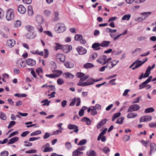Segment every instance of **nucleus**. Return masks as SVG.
Segmentation results:
<instances>
[{
    "label": "nucleus",
    "instance_id": "obj_1",
    "mask_svg": "<svg viewBox=\"0 0 156 156\" xmlns=\"http://www.w3.org/2000/svg\"><path fill=\"white\" fill-rule=\"evenodd\" d=\"M55 29L57 33H61L65 31L66 27L64 23H59L56 24Z\"/></svg>",
    "mask_w": 156,
    "mask_h": 156
},
{
    "label": "nucleus",
    "instance_id": "obj_2",
    "mask_svg": "<svg viewBox=\"0 0 156 156\" xmlns=\"http://www.w3.org/2000/svg\"><path fill=\"white\" fill-rule=\"evenodd\" d=\"M14 16L13 9H9L7 12L6 19L8 21L11 20L14 18Z\"/></svg>",
    "mask_w": 156,
    "mask_h": 156
},
{
    "label": "nucleus",
    "instance_id": "obj_3",
    "mask_svg": "<svg viewBox=\"0 0 156 156\" xmlns=\"http://www.w3.org/2000/svg\"><path fill=\"white\" fill-rule=\"evenodd\" d=\"M107 58L106 56L103 55L101 56L98 59H97V62L102 65H104L107 63L106 59Z\"/></svg>",
    "mask_w": 156,
    "mask_h": 156
},
{
    "label": "nucleus",
    "instance_id": "obj_4",
    "mask_svg": "<svg viewBox=\"0 0 156 156\" xmlns=\"http://www.w3.org/2000/svg\"><path fill=\"white\" fill-rule=\"evenodd\" d=\"M140 108V106L137 104H134L130 106L128 108L127 112H132L139 110Z\"/></svg>",
    "mask_w": 156,
    "mask_h": 156
},
{
    "label": "nucleus",
    "instance_id": "obj_5",
    "mask_svg": "<svg viewBox=\"0 0 156 156\" xmlns=\"http://www.w3.org/2000/svg\"><path fill=\"white\" fill-rule=\"evenodd\" d=\"M77 76L80 78V80L84 81L89 77V75H85V74L82 73H77Z\"/></svg>",
    "mask_w": 156,
    "mask_h": 156
},
{
    "label": "nucleus",
    "instance_id": "obj_6",
    "mask_svg": "<svg viewBox=\"0 0 156 156\" xmlns=\"http://www.w3.org/2000/svg\"><path fill=\"white\" fill-rule=\"evenodd\" d=\"M27 38L29 39H32L37 37L36 34L34 32H28L25 35Z\"/></svg>",
    "mask_w": 156,
    "mask_h": 156
},
{
    "label": "nucleus",
    "instance_id": "obj_7",
    "mask_svg": "<svg viewBox=\"0 0 156 156\" xmlns=\"http://www.w3.org/2000/svg\"><path fill=\"white\" fill-rule=\"evenodd\" d=\"M152 119V117L151 116L146 115L142 116L140 119V122L149 121Z\"/></svg>",
    "mask_w": 156,
    "mask_h": 156
},
{
    "label": "nucleus",
    "instance_id": "obj_8",
    "mask_svg": "<svg viewBox=\"0 0 156 156\" xmlns=\"http://www.w3.org/2000/svg\"><path fill=\"white\" fill-rule=\"evenodd\" d=\"M50 145L48 143H46L42 147V150L44 152H49L52 151L53 149L52 147H49Z\"/></svg>",
    "mask_w": 156,
    "mask_h": 156
},
{
    "label": "nucleus",
    "instance_id": "obj_9",
    "mask_svg": "<svg viewBox=\"0 0 156 156\" xmlns=\"http://www.w3.org/2000/svg\"><path fill=\"white\" fill-rule=\"evenodd\" d=\"M150 151L149 152V154L151 155L152 153H154L156 151V145L154 143H151L150 144Z\"/></svg>",
    "mask_w": 156,
    "mask_h": 156
},
{
    "label": "nucleus",
    "instance_id": "obj_10",
    "mask_svg": "<svg viewBox=\"0 0 156 156\" xmlns=\"http://www.w3.org/2000/svg\"><path fill=\"white\" fill-rule=\"evenodd\" d=\"M76 49L80 55H83L87 51V50L82 47H78L76 48Z\"/></svg>",
    "mask_w": 156,
    "mask_h": 156
},
{
    "label": "nucleus",
    "instance_id": "obj_11",
    "mask_svg": "<svg viewBox=\"0 0 156 156\" xmlns=\"http://www.w3.org/2000/svg\"><path fill=\"white\" fill-rule=\"evenodd\" d=\"M68 128L70 129H74L73 131L76 133H77L79 130L78 126H77L70 124H69L68 126Z\"/></svg>",
    "mask_w": 156,
    "mask_h": 156
},
{
    "label": "nucleus",
    "instance_id": "obj_12",
    "mask_svg": "<svg viewBox=\"0 0 156 156\" xmlns=\"http://www.w3.org/2000/svg\"><path fill=\"white\" fill-rule=\"evenodd\" d=\"M56 58L57 59L59 60L62 62H64L65 60V56L63 54L58 53L57 54L55 55Z\"/></svg>",
    "mask_w": 156,
    "mask_h": 156
},
{
    "label": "nucleus",
    "instance_id": "obj_13",
    "mask_svg": "<svg viewBox=\"0 0 156 156\" xmlns=\"http://www.w3.org/2000/svg\"><path fill=\"white\" fill-rule=\"evenodd\" d=\"M26 62L27 65L31 66H34L36 64L35 60L31 58H28L26 60Z\"/></svg>",
    "mask_w": 156,
    "mask_h": 156
},
{
    "label": "nucleus",
    "instance_id": "obj_14",
    "mask_svg": "<svg viewBox=\"0 0 156 156\" xmlns=\"http://www.w3.org/2000/svg\"><path fill=\"white\" fill-rule=\"evenodd\" d=\"M107 120V119H105L99 122L97 126V129H99L102 126L105 125L106 123Z\"/></svg>",
    "mask_w": 156,
    "mask_h": 156
},
{
    "label": "nucleus",
    "instance_id": "obj_15",
    "mask_svg": "<svg viewBox=\"0 0 156 156\" xmlns=\"http://www.w3.org/2000/svg\"><path fill=\"white\" fill-rule=\"evenodd\" d=\"M18 11L20 13L23 14L26 12V9L23 5H20L18 9Z\"/></svg>",
    "mask_w": 156,
    "mask_h": 156
},
{
    "label": "nucleus",
    "instance_id": "obj_16",
    "mask_svg": "<svg viewBox=\"0 0 156 156\" xmlns=\"http://www.w3.org/2000/svg\"><path fill=\"white\" fill-rule=\"evenodd\" d=\"M99 46H101L100 44L98 43H95L92 44V47L94 50H98L101 49Z\"/></svg>",
    "mask_w": 156,
    "mask_h": 156
},
{
    "label": "nucleus",
    "instance_id": "obj_17",
    "mask_svg": "<svg viewBox=\"0 0 156 156\" xmlns=\"http://www.w3.org/2000/svg\"><path fill=\"white\" fill-rule=\"evenodd\" d=\"M64 65L67 68H73L74 66V64L70 62L66 61L64 63Z\"/></svg>",
    "mask_w": 156,
    "mask_h": 156
},
{
    "label": "nucleus",
    "instance_id": "obj_18",
    "mask_svg": "<svg viewBox=\"0 0 156 156\" xmlns=\"http://www.w3.org/2000/svg\"><path fill=\"white\" fill-rule=\"evenodd\" d=\"M7 42V46L10 48L13 46L15 44V41L13 40H9Z\"/></svg>",
    "mask_w": 156,
    "mask_h": 156
},
{
    "label": "nucleus",
    "instance_id": "obj_19",
    "mask_svg": "<svg viewBox=\"0 0 156 156\" xmlns=\"http://www.w3.org/2000/svg\"><path fill=\"white\" fill-rule=\"evenodd\" d=\"M59 13L58 12H55L54 13V18L52 19V21L56 22L58 21L59 20Z\"/></svg>",
    "mask_w": 156,
    "mask_h": 156
},
{
    "label": "nucleus",
    "instance_id": "obj_20",
    "mask_svg": "<svg viewBox=\"0 0 156 156\" xmlns=\"http://www.w3.org/2000/svg\"><path fill=\"white\" fill-rule=\"evenodd\" d=\"M110 42L108 41H105L102 42L101 44V47H107L109 46Z\"/></svg>",
    "mask_w": 156,
    "mask_h": 156
},
{
    "label": "nucleus",
    "instance_id": "obj_21",
    "mask_svg": "<svg viewBox=\"0 0 156 156\" xmlns=\"http://www.w3.org/2000/svg\"><path fill=\"white\" fill-rule=\"evenodd\" d=\"M36 21L39 24L43 23V19L41 16H37L36 17Z\"/></svg>",
    "mask_w": 156,
    "mask_h": 156
},
{
    "label": "nucleus",
    "instance_id": "obj_22",
    "mask_svg": "<svg viewBox=\"0 0 156 156\" xmlns=\"http://www.w3.org/2000/svg\"><path fill=\"white\" fill-rule=\"evenodd\" d=\"M19 140V138L17 137H15L9 140L8 143V144H10L14 143Z\"/></svg>",
    "mask_w": 156,
    "mask_h": 156
},
{
    "label": "nucleus",
    "instance_id": "obj_23",
    "mask_svg": "<svg viewBox=\"0 0 156 156\" xmlns=\"http://www.w3.org/2000/svg\"><path fill=\"white\" fill-rule=\"evenodd\" d=\"M28 14L30 16H32L34 14L32 7L31 5H30L28 7Z\"/></svg>",
    "mask_w": 156,
    "mask_h": 156
},
{
    "label": "nucleus",
    "instance_id": "obj_24",
    "mask_svg": "<svg viewBox=\"0 0 156 156\" xmlns=\"http://www.w3.org/2000/svg\"><path fill=\"white\" fill-rule=\"evenodd\" d=\"M63 45L57 43H55L54 44V48L55 50H57L58 49H62Z\"/></svg>",
    "mask_w": 156,
    "mask_h": 156
},
{
    "label": "nucleus",
    "instance_id": "obj_25",
    "mask_svg": "<svg viewBox=\"0 0 156 156\" xmlns=\"http://www.w3.org/2000/svg\"><path fill=\"white\" fill-rule=\"evenodd\" d=\"M149 74L147 72H146V71L145 72V73L144 74L143 73H142L140 75L138 79L139 80H141L143 78H145L146 77H147L149 76Z\"/></svg>",
    "mask_w": 156,
    "mask_h": 156
},
{
    "label": "nucleus",
    "instance_id": "obj_26",
    "mask_svg": "<svg viewBox=\"0 0 156 156\" xmlns=\"http://www.w3.org/2000/svg\"><path fill=\"white\" fill-rule=\"evenodd\" d=\"M86 82L87 84H88V86L92 85L94 83V79L92 78L88 79Z\"/></svg>",
    "mask_w": 156,
    "mask_h": 156
},
{
    "label": "nucleus",
    "instance_id": "obj_27",
    "mask_svg": "<svg viewBox=\"0 0 156 156\" xmlns=\"http://www.w3.org/2000/svg\"><path fill=\"white\" fill-rule=\"evenodd\" d=\"M17 64L23 67H24L26 66V64H24V61L21 59H20L17 62Z\"/></svg>",
    "mask_w": 156,
    "mask_h": 156
},
{
    "label": "nucleus",
    "instance_id": "obj_28",
    "mask_svg": "<svg viewBox=\"0 0 156 156\" xmlns=\"http://www.w3.org/2000/svg\"><path fill=\"white\" fill-rule=\"evenodd\" d=\"M63 75L67 78H70V79H73L74 77L73 75L70 73H65L63 74Z\"/></svg>",
    "mask_w": 156,
    "mask_h": 156
},
{
    "label": "nucleus",
    "instance_id": "obj_29",
    "mask_svg": "<svg viewBox=\"0 0 156 156\" xmlns=\"http://www.w3.org/2000/svg\"><path fill=\"white\" fill-rule=\"evenodd\" d=\"M25 29L28 32H33L34 28L33 27L28 25L25 27Z\"/></svg>",
    "mask_w": 156,
    "mask_h": 156
},
{
    "label": "nucleus",
    "instance_id": "obj_30",
    "mask_svg": "<svg viewBox=\"0 0 156 156\" xmlns=\"http://www.w3.org/2000/svg\"><path fill=\"white\" fill-rule=\"evenodd\" d=\"M137 115V114H134L133 113L131 112L127 115V117L129 118H134L136 117Z\"/></svg>",
    "mask_w": 156,
    "mask_h": 156
},
{
    "label": "nucleus",
    "instance_id": "obj_31",
    "mask_svg": "<svg viewBox=\"0 0 156 156\" xmlns=\"http://www.w3.org/2000/svg\"><path fill=\"white\" fill-rule=\"evenodd\" d=\"M147 83L146 81L143 82L142 84L139 85V89L141 90L147 87Z\"/></svg>",
    "mask_w": 156,
    "mask_h": 156
},
{
    "label": "nucleus",
    "instance_id": "obj_32",
    "mask_svg": "<svg viewBox=\"0 0 156 156\" xmlns=\"http://www.w3.org/2000/svg\"><path fill=\"white\" fill-rule=\"evenodd\" d=\"M121 115L120 112H118L115 114L112 117V121H113L115 119L120 116Z\"/></svg>",
    "mask_w": 156,
    "mask_h": 156
},
{
    "label": "nucleus",
    "instance_id": "obj_33",
    "mask_svg": "<svg viewBox=\"0 0 156 156\" xmlns=\"http://www.w3.org/2000/svg\"><path fill=\"white\" fill-rule=\"evenodd\" d=\"M131 17V15L129 14H126L124 15L122 18V20H129Z\"/></svg>",
    "mask_w": 156,
    "mask_h": 156
},
{
    "label": "nucleus",
    "instance_id": "obj_34",
    "mask_svg": "<svg viewBox=\"0 0 156 156\" xmlns=\"http://www.w3.org/2000/svg\"><path fill=\"white\" fill-rule=\"evenodd\" d=\"M80 151L78 150V149L75 151L73 153V156H77L79 154H83V152H80Z\"/></svg>",
    "mask_w": 156,
    "mask_h": 156
},
{
    "label": "nucleus",
    "instance_id": "obj_35",
    "mask_svg": "<svg viewBox=\"0 0 156 156\" xmlns=\"http://www.w3.org/2000/svg\"><path fill=\"white\" fill-rule=\"evenodd\" d=\"M93 66H94L93 64L90 63H87L85 64L83 66L84 68L87 69L90 68Z\"/></svg>",
    "mask_w": 156,
    "mask_h": 156
},
{
    "label": "nucleus",
    "instance_id": "obj_36",
    "mask_svg": "<svg viewBox=\"0 0 156 156\" xmlns=\"http://www.w3.org/2000/svg\"><path fill=\"white\" fill-rule=\"evenodd\" d=\"M136 65L135 66L138 68L140 67L143 64L142 63V61L137 60L135 61Z\"/></svg>",
    "mask_w": 156,
    "mask_h": 156
},
{
    "label": "nucleus",
    "instance_id": "obj_37",
    "mask_svg": "<svg viewBox=\"0 0 156 156\" xmlns=\"http://www.w3.org/2000/svg\"><path fill=\"white\" fill-rule=\"evenodd\" d=\"M155 64H154L151 67L150 66H149L147 68V69L146 70V72H147L150 74L151 73V70L154 69V68L155 67Z\"/></svg>",
    "mask_w": 156,
    "mask_h": 156
},
{
    "label": "nucleus",
    "instance_id": "obj_38",
    "mask_svg": "<svg viewBox=\"0 0 156 156\" xmlns=\"http://www.w3.org/2000/svg\"><path fill=\"white\" fill-rule=\"evenodd\" d=\"M154 108L150 107L146 109L144 111V112L146 113L152 112H154Z\"/></svg>",
    "mask_w": 156,
    "mask_h": 156
},
{
    "label": "nucleus",
    "instance_id": "obj_39",
    "mask_svg": "<svg viewBox=\"0 0 156 156\" xmlns=\"http://www.w3.org/2000/svg\"><path fill=\"white\" fill-rule=\"evenodd\" d=\"M151 14V12H144L142 13L141 15L142 16V18H143L144 20H145L146 17H147V14Z\"/></svg>",
    "mask_w": 156,
    "mask_h": 156
},
{
    "label": "nucleus",
    "instance_id": "obj_40",
    "mask_svg": "<svg viewBox=\"0 0 156 156\" xmlns=\"http://www.w3.org/2000/svg\"><path fill=\"white\" fill-rule=\"evenodd\" d=\"M21 23L20 20H17L14 22V26L16 27H18L21 25Z\"/></svg>",
    "mask_w": 156,
    "mask_h": 156
},
{
    "label": "nucleus",
    "instance_id": "obj_41",
    "mask_svg": "<svg viewBox=\"0 0 156 156\" xmlns=\"http://www.w3.org/2000/svg\"><path fill=\"white\" fill-rule=\"evenodd\" d=\"M107 63V64L105 66L106 68H108L109 69H111L114 67L113 66L112 62H108Z\"/></svg>",
    "mask_w": 156,
    "mask_h": 156
},
{
    "label": "nucleus",
    "instance_id": "obj_42",
    "mask_svg": "<svg viewBox=\"0 0 156 156\" xmlns=\"http://www.w3.org/2000/svg\"><path fill=\"white\" fill-rule=\"evenodd\" d=\"M55 71L56 72V73L54 74L56 78L58 77L62 73V72L60 70H57Z\"/></svg>",
    "mask_w": 156,
    "mask_h": 156
},
{
    "label": "nucleus",
    "instance_id": "obj_43",
    "mask_svg": "<svg viewBox=\"0 0 156 156\" xmlns=\"http://www.w3.org/2000/svg\"><path fill=\"white\" fill-rule=\"evenodd\" d=\"M64 48H68V50H66V51H65V52L66 53H67L69 51H70L72 49V47L71 45H65L64 46Z\"/></svg>",
    "mask_w": 156,
    "mask_h": 156
},
{
    "label": "nucleus",
    "instance_id": "obj_44",
    "mask_svg": "<svg viewBox=\"0 0 156 156\" xmlns=\"http://www.w3.org/2000/svg\"><path fill=\"white\" fill-rule=\"evenodd\" d=\"M83 38L82 36L79 34H76L75 37V39L76 41H78Z\"/></svg>",
    "mask_w": 156,
    "mask_h": 156
},
{
    "label": "nucleus",
    "instance_id": "obj_45",
    "mask_svg": "<svg viewBox=\"0 0 156 156\" xmlns=\"http://www.w3.org/2000/svg\"><path fill=\"white\" fill-rule=\"evenodd\" d=\"M0 118L3 120H5L6 119V117L5 113L0 112Z\"/></svg>",
    "mask_w": 156,
    "mask_h": 156
},
{
    "label": "nucleus",
    "instance_id": "obj_46",
    "mask_svg": "<svg viewBox=\"0 0 156 156\" xmlns=\"http://www.w3.org/2000/svg\"><path fill=\"white\" fill-rule=\"evenodd\" d=\"M124 119L123 117H121L119 118L116 121V123H119V124H122V122L123 120Z\"/></svg>",
    "mask_w": 156,
    "mask_h": 156
},
{
    "label": "nucleus",
    "instance_id": "obj_47",
    "mask_svg": "<svg viewBox=\"0 0 156 156\" xmlns=\"http://www.w3.org/2000/svg\"><path fill=\"white\" fill-rule=\"evenodd\" d=\"M77 85L78 86L82 87H84L88 86V84H87L86 82H81L80 81L78 83H77Z\"/></svg>",
    "mask_w": 156,
    "mask_h": 156
},
{
    "label": "nucleus",
    "instance_id": "obj_48",
    "mask_svg": "<svg viewBox=\"0 0 156 156\" xmlns=\"http://www.w3.org/2000/svg\"><path fill=\"white\" fill-rule=\"evenodd\" d=\"M36 28L39 32L41 33L43 31V29L42 27L39 24L36 26Z\"/></svg>",
    "mask_w": 156,
    "mask_h": 156
},
{
    "label": "nucleus",
    "instance_id": "obj_49",
    "mask_svg": "<svg viewBox=\"0 0 156 156\" xmlns=\"http://www.w3.org/2000/svg\"><path fill=\"white\" fill-rule=\"evenodd\" d=\"M41 133V131L40 130H37L35 131L30 134V136H34V135H37L38 134H40Z\"/></svg>",
    "mask_w": 156,
    "mask_h": 156
},
{
    "label": "nucleus",
    "instance_id": "obj_50",
    "mask_svg": "<svg viewBox=\"0 0 156 156\" xmlns=\"http://www.w3.org/2000/svg\"><path fill=\"white\" fill-rule=\"evenodd\" d=\"M87 142V140L86 139H83L81 140L78 144V145H83L85 144Z\"/></svg>",
    "mask_w": 156,
    "mask_h": 156
},
{
    "label": "nucleus",
    "instance_id": "obj_51",
    "mask_svg": "<svg viewBox=\"0 0 156 156\" xmlns=\"http://www.w3.org/2000/svg\"><path fill=\"white\" fill-rule=\"evenodd\" d=\"M16 124V122L15 121H11L9 124V126H8V129H10L11 128L13 125Z\"/></svg>",
    "mask_w": 156,
    "mask_h": 156
},
{
    "label": "nucleus",
    "instance_id": "obj_52",
    "mask_svg": "<svg viewBox=\"0 0 156 156\" xmlns=\"http://www.w3.org/2000/svg\"><path fill=\"white\" fill-rule=\"evenodd\" d=\"M98 56V55L96 53H93L90 57V59L92 60L94 59Z\"/></svg>",
    "mask_w": 156,
    "mask_h": 156
},
{
    "label": "nucleus",
    "instance_id": "obj_53",
    "mask_svg": "<svg viewBox=\"0 0 156 156\" xmlns=\"http://www.w3.org/2000/svg\"><path fill=\"white\" fill-rule=\"evenodd\" d=\"M14 96L18 97L19 98H20L22 97H26L27 95L26 94H19L18 93H16L14 94Z\"/></svg>",
    "mask_w": 156,
    "mask_h": 156
},
{
    "label": "nucleus",
    "instance_id": "obj_54",
    "mask_svg": "<svg viewBox=\"0 0 156 156\" xmlns=\"http://www.w3.org/2000/svg\"><path fill=\"white\" fill-rule=\"evenodd\" d=\"M64 82L63 80L61 78H59L57 80V83L59 85L62 84Z\"/></svg>",
    "mask_w": 156,
    "mask_h": 156
},
{
    "label": "nucleus",
    "instance_id": "obj_55",
    "mask_svg": "<svg viewBox=\"0 0 156 156\" xmlns=\"http://www.w3.org/2000/svg\"><path fill=\"white\" fill-rule=\"evenodd\" d=\"M8 154V151H4L1 153V156H7Z\"/></svg>",
    "mask_w": 156,
    "mask_h": 156
},
{
    "label": "nucleus",
    "instance_id": "obj_56",
    "mask_svg": "<svg viewBox=\"0 0 156 156\" xmlns=\"http://www.w3.org/2000/svg\"><path fill=\"white\" fill-rule=\"evenodd\" d=\"M65 145L68 149H69L72 147L71 144L70 142H66L65 144Z\"/></svg>",
    "mask_w": 156,
    "mask_h": 156
},
{
    "label": "nucleus",
    "instance_id": "obj_57",
    "mask_svg": "<svg viewBox=\"0 0 156 156\" xmlns=\"http://www.w3.org/2000/svg\"><path fill=\"white\" fill-rule=\"evenodd\" d=\"M130 139V136L129 135H125L123 138V140L124 141H127Z\"/></svg>",
    "mask_w": 156,
    "mask_h": 156
},
{
    "label": "nucleus",
    "instance_id": "obj_58",
    "mask_svg": "<svg viewBox=\"0 0 156 156\" xmlns=\"http://www.w3.org/2000/svg\"><path fill=\"white\" fill-rule=\"evenodd\" d=\"M44 14L47 16H50L51 14V12L48 10H45L44 12Z\"/></svg>",
    "mask_w": 156,
    "mask_h": 156
},
{
    "label": "nucleus",
    "instance_id": "obj_59",
    "mask_svg": "<svg viewBox=\"0 0 156 156\" xmlns=\"http://www.w3.org/2000/svg\"><path fill=\"white\" fill-rule=\"evenodd\" d=\"M141 98V96L137 97L136 99L134 100V101L132 103V104L138 103L139 102Z\"/></svg>",
    "mask_w": 156,
    "mask_h": 156
},
{
    "label": "nucleus",
    "instance_id": "obj_60",
    "mask_svg": "<svg viewBox=\"0 0 156 156\" xmlns=\"http://www.w3.org/2000/svg\"><path fill=\"white\" fill-rule=\"evenodd\" d=\"M36 71L37 73L39 75L40 73H42L43 70L41 68H38L36 69Z\"/></svg>",
    "mask_w": 156,
    "mask_h": 156
},
{
    "label": "nucleus",
    "instance_id": "obj_61",
    "mask_svg": "<svg viewBox=\"0 0 156 156\" xmlns=\"http://www.w3.org/2000/svg\"><path fill=\"white\" fill-rule=\"evenodd\" d=\"M37 151L35 149H32L26 151V153H33L36 152Z\"/></svg>",
    "mask_w": 156,
    "mask_h": 156
},
{
    "label": "nucleus",
    "instance_id": "obj_62",
    "mask_svg": "<svg viewBox=\"0 0 156 156\" xmlns=\"http://www.w3.org/2000/svg\"><path fill=\"white\" fill-rule=\"evenodd\" d=\"M30 133L29 131H26L23 132L21 135V136L22 137H24L26 136L27 134Z\"/></svg>",
    "mask_w": 156,
    "mask_h": 156
},
{
    "label": "nucleus",
    "instance_id": "obj_63",
    "mask_svg": "<svg viewBox=\"0 0 156 156\" xmlns=\"http://www.w3.org/2000/svg\"><path fill=\"white\" fill-rule=\"evenodd\" d=\"M103 151L104 152L107 153L110 151V150L108 147H105L103 148Z\"/></svg>",
    "mask_w": 156,
    "mask_h": 156
},
{
    "label": "nucleus",
    "instance_id": "obj_64",
    "mask_svg": "<svg viewBox=\"0 0 156 156\" xmlns=\"http://www.w3.org/2000/svg\"><path fill=\"white\" fill-rule=\"evenodd\" d=\"M84 110L83 109H80L79 112V115L80 116H82L84 114Z\"/></svg>",
    "mask_w": 156,
    "mask_h": 156
}]
</instances>
